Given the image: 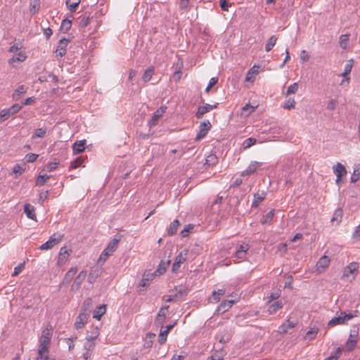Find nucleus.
Returning <instances> with one entry per match:
<instances>
[{"instance_id":"e2e57ef3","label":"nucleus","mask_w":360,"mask_h":360,"mask_svg":"<svg viewBox=\"0 0 360 360\" xmlns=\"http://www.w3.org/2000/svg\"><path fill=\"white\" fill-rule=\"evenodd\" d=\"M219 4L221 8L225 11H227L229 10V8L231 6V4L229 3L227 0H219Z\"/></svg>"},{"instance_id":"39448f33","label":"nucleus","mask_w":360,"mask_h":360,"mask_svg":"<svg viewBox=\"0 0 360 360\" xmlns=\"http://www.w3.org/2000/svg\"><path fill=\"white\" fill-rule=\"evenodd\" d=\"M210 128L211 124L208 120L201 122L199 126L200 130L196 136L195 139L200 140L201 139L204 138L209 131V130L210 129Z\"/></svg>"},{"instance_id":"ea45409f","label":"nucleus","mask_w":360,"mask_h":360,"mask_svg":"<svg viewBox=\"0 0 360 360\" xmlns=\"http://www.w3.org/2000/svg\"><path fill=\"white\" fill-rule=\"evenodd\" d=\"M46 134V128H38L35 129L32 138H43L45 136Z\"/></svg>"},{"instance_id":"f257e3e1","label":"nucleus","mask_w":360,"mask_h":360,"mask_svg":"<svg viewBox=\"0 0 360 360\" xmlns=\"http://www.w3.org/2000/svg\"><path fill=\"white\" fill-rule=\"evenodd\" d=\"M51 337L52 333L49 329L46 328L43 330L39 339V348L37 360H49L48 353Z\"/></svg>"},{"instance_id":"37998d69","label":"nucleus","mask_w":360,"mask_h":360,"mask_svg":"<svg viewBox=\"0 0 360 360\" xmlns=\"http://www.w3.org/2000/svg\"><path fill=\"white\" fill-rule=\"evenodd\" d=\"M79 3H80V0H78L75 2H71L70 0H67L65 2L67 7L70 10V12H75Z\"/></svg>"},{"instance_id":"4be33fe9","label":"nucleus","mask_w":360,"mask_h":360,"mask_svg":"<svg viewBox=\"0 0 360 360\" xmlns=\"http://www.w3.org/2000/svg\"><path fill=\"white\" fill-rule=\"evenodd\" d=\"M106 311V305L105 304H101L96 307L95 311H94L93 318L96 319V320H100L101 316L105 313Z\"/></svg>"},{"instance_id":"9b49d317","label":"nucleus","mask_w":360,"mask_h":360,"mask_svg":"<svg viewBox=\"0 0 360 360\" xmlns=\"http://www.w3.org/2000/svg\"><path fill=\"white\" fill-rule=\"evenodd\" d=\"M217 107V104H215V105H210V104H206L205 105H200L198 107V110L195 113V117L198 118V119H200L202 117V116L210 112V110L216 108Z\"/></svg>"},{"instance_id":"8fccbe9b","label":"nucleus","mask_w":360,"mask_h":360,"mask_svg":"<svg viewBox=\"0 0 360 360\" xmlns=\"http://www.w3.org/2000/svg\"><path fill=\"white\" fill-rule=\"evenodd\" d=\"M295 101L294 100V98H289L288 99H287L284 104H283V108L286 109V110H290V109H292L295 108Z\"/></svg>"},{"instance_id":"dca6fc26","label":"nucleus","mask_w":360,"mask_h":360,"mask_svg":"<svg viewBox=\"0 0 360 360\" xmlns=\"http://www.w3.org/2000/svg\"><path fill=\"white\" fill-rule=\"evenodd\" d=\"M266 193L262 191L261 193L257 192L254 194L253 200L252 202V207H257L259 204L265 199Z\"/></svg>"},{"instance_id":"b1692460","label":"nucleus","mask_w":360,"mask_h":360,"mask_svg":"<svg viewBox=\"0 0 360 360\" xmlns=\"http://www.w3.org/2000/svg\"><path fill=\"white\" fill-rule=\"evenodd\" d=\"M24 212L29 219H35L36 214L34 213V206L28 203L25 204L24 206Z\"/></svg>"},{"instance_id":"f8f14e48","label":"nucleus","mask_w":360,"mask_h":360,"mask_svg":"<svg viewBox=\"0 0 360 360\" xmlns=\"http://www.w3.org/2000/svg\"><path fill=\"white\" fill-rule=\"evenodd\" d=\"M69 40L65 38H63L60 40L58 48L56 51V56L57 58L63 57L66 53V46Z\"/></svg>"},{"instance_id":"2f4dec72","label":"nucleus","mask_w":360,"mask_h":360,"mask_svg":"<svg viewBox=\"0 0 360 360\" xmlns=\"http://www.w3.org/2000/svg\"><path fill=\"white\" fill-rule=\"evenodd\" d=\"M357 269V264L356 263H351L349 265H348L344 271V277H347L348 280L349 279V274H353L354 271Z\"/></svg>"},{"instance_id":"2eb2a0df","label":"nucleus","mask_w":360,"mask_h":360,"mask_svg":"<svg viewBox=\"0 0 360 360\" xmlns=\"http://www.w3.org/2000/svg\"><path fill=\"white\" fill-rule=\"evenodd\" d=\"M330 259L327 256L321 257L316 263V269L319 272H322L329 265Z\"/></svg>"},{"instance_id":"58836bf2","label":"nucleus","mask_w":360,"mask_h":360,"mask_svg":"<svg viewBox=\"0 0 360 360\" xmlns=\"http://www.w3.org/2000/svg\"><path fill=\"white\" fill-rule=\"evenodd\" d=\"M13 114L8 108L4 109L0 112V122L8 120Z\"/></svg>"},{"instance_id":"a211bd4d","label":"nucleus","mask_w":360,"mask_h":360,"mask_svg":"<svg viewBox=\"0 0 360 360\" xmlns=\"http://www.w3.org/2000/svg\"><path fill=\"white\" fill-rule=\"evenodd\" d=\"M86 141L85 139L76 141L72 146V150L75 154L80 153L85 150Z\"/></svg>"},{"instance_id":"a878e982","label":"nucleus","mask_w":360,"mask_h":360,"mask_svg":"<svg viewBox=\"0 0 360 360\" xmlns=\"http://www.w3.org/2000/svg\"><path fill=\"white\" fill-rule=\"evenodd\" d=\"M352 69H345V72L338 75V77H342L341 82H340V85L341 86H347L349 82V77L347 75L351 72Z\"/></svg>"},{"instance_id":"f704fd0d","label":"nucleus","mask_w":360,"mask_h":360,"mask_svg":"<svg viewBox=\"0 0 360 360\" xmlns=\"http://www.w3.org/2000/svg\"><path fill=\"white\" fill-rule=\"evenodd\" d=\"M169 263V260L167 262L161 261L158 265L157 270L155 271V272H154V274L158 273L159 275L163 274L166 271V269Z\"/></svg>"},{"instance_id":"79ce46f5","label":"nucleus","mask_w":360,"mask_h":360,"mask_svg":"<svg viewBox=\"0 0 360 360\" xmlns=\"http://www.w3.org/2000/svg\"><path fill=\"white\" fill-rule=\"evenodd\" d=\"M87 275V271L86 270L82 271L75 278L74 282L81 285L82 282L85 280Z\"/></svg>"},{"instance_id":"0e129e2a","label":"nucleus","mask_w":360,"mask_h":360,"mask_svg":"<svg viewBox=\"0 0 360 360\" xmlns=\"http://www.w3.org/2000/svg\"><path fill=\"white\" fill-rule=\"evenodd\" d=\"M38 157V155L34 153H28L25 155V160L27 162H34Z\"/></svg>"},{"instance_id":"09e8293b","label":"nucleus","mask_w":360,"mask_h":360,"mask_svg":"<svg viewBox=\"0 0 360 360\" xmlns=\"http://www.w3.org/2000/svg\"><path fill=\"white\" fill-rule=\"evenodd\" d=\"M217 162V157L214 154H210L205 159V165L209 166L214 165Z\"/></svg>"},{"instance_id":"473e14b6","label":"nucleus","mask_w":360,"mask_h":360,"mask_svg":"<svg viewBox=\"0 0 360 360\" xmlns=\"http://www.w3.org/2000/svg\"><path fill=\"white\" fill-rule=\"evenodd\" d=\"M219 341L221 343H226L229 341L231 334L226 330L220 331L219 333Z\"/></svg>"},{"instance_id":"393cba45","label":"nucleus","mask_w":360,"mask_h":360,"mask_svg":"<svg viewBox=\"0 0 360 360\" xmlns=\"http://www.w3.org/2000/svg\"><path fill=\"white\" fill-rule=\"evenodd\" d=\"M77 272V267L70 268L69 269V271L65 275V277L63 278V283H69L72 280V278H74V276Z\"/></svg>"},{"instance_id":"c85d7f7f","label":"nucleus","mask_w":360,"mask_h":360,"mask_svg":"<svg viewBox=\"0 0 360 360\" xmlns=\"http://www.w3.org/2000/svg\"><path fill=\"white\" fill-rule=\"evenodd\" d=\"M174 290L176 292L174 297H177L178 299L186 296L188 292V288L182 286L176 287Z\"/></svg>"},{"instance_id":"6e6d98bb","label":"nucleus","mask_w":360,"mask_h":360,"mask_svg":"<svg viewBox=\"0 0 360 360\" xmlns=\"http://www.w3.org/2000/svg\"><path fill=\"white\" fill-rule=\"evenodd\" d=\"M318 330H319V328H316V327H314V328H311L307 333V336L309 338V340H313L317 333H318Z\"/></svg>"},{"instance_id":"e433bc0d","label":"nucleus","mask_w":360,"mask_h":360,"mask_svg":"<svg viewBox=\"0 0 360 360\" xmlns=\"http://www.w3.org/2000/svg\"><path fill=\"white\" fill-rule=\"evenodd\" d=\"M274 216V210H270L266 215H264L261 219V223L262 224H271L273 217Z\"/></svg>"},{"instance_id":"de8ad7c7","label":"nucleus","mask_w":360,"mask_h":360,"mask_svg":"<svg viewBox=\"0 0 360 360\" xmlns=\"http://www.w3.org/2000/svg\"><path fill=\"white\" fill-rule=\"evenodd\" d=\"M63 237V236L61 234L55 233L49 238V240H51V243L55 246L62 240Z\"/></svg>"},{"instance_id":"680f3d73","label":"nucleus","mask_w":360,"mask_h":360,"mask_svg":"<svg viewBox=\"0 0 360 360\" xmlns=\"http://www.w3.org/2000/svg\"><path fill=\"white\" fill-rule=\"evenodd\" d=\"M165 319V316L158 314L155 318V323L158 326H161V328H163L162 324L164 323Z\"/></svg>"},{"instance_id":"0eeeda50","label":"nucleus","mask_w":360,"mask_h":360,"mask_svg":"<svg viewBox=\"0 0 360 360\" xmlns=\"http://www.w3.org/2000/svg\"><path fill=\"white\" fill-rule=\"evenodd\" d=\"M333 172L337 176V184H339L340 182L342 176L347 174V170L345 166L340 162H338L335 165L333 166Z\"/></svg>"},{"instance_id":"a18cd8bd","label":"nucleus","mask_w":360,"mask_h":360,"mask_svg":"<svg viewBox=\"0 0 360 360\" xmlns=\"http://www.w3.org/2000/svg\"><path fill=\"white\" fill-rule=\"evenodd\" d=\"M49 178L50 176L47 174L39 175L36 180V186H43Z\"/></svg>"},{"instance_id":"338daca9","label":"nucleus","mask_w":360,"mask_h":360,"mask_svg":"<svg viewBox=\"0 0 360 360\" xmlns=\"http://www.w3.org/2000/svg\"><path fill=\"white\" fill-rule=\"evenodd\" d=\"M24 266H25V264L22 263V264H20L18 266L15 267L14 271L12 274V276H18L23 270Z\"/></svg>"},{"instance_id":"4c0bfd02","label":"nucleus","mask_w":360,"mask_h":360,"mask_svg":"<svg viewBox=\"0 0 360 360\" xmlns=\"http://www.w3.org/2000/svg\"><path fill=\"white\" fill-rule=\"evenodd\" d=\"M277 41V38L276 36H271L267 41V43L265 46V50L266 52L270 51L273 47L275 46Z\"/></svg>"},{"instance_id":"864d4df0","label":"nucleus","mask_w":360,"mask_h":360,"mask_svg":"<svg viewBox=\"0 0 360 360\" xmlns=\"http://www.w3.org/2000/svg\"><path fill=\"white\" fill-rule=\"evenodd\" d=\"M111 255L109 252L104 250L103 252L101 254L98 259V264L103 263L106 261V259L109 257V256Z\"/></svg>"},{"instance_id":"bb28decb","label":"nucleus","mask_w":360,"mask_h":360,"mask_svg":"<svg viewBox=\"0 0 360 360\" xmlns=\"http://www.w3.org/2000/svg\"><path fill=\"white\" fill-rule=\"evenodd\" d=\"M343 215V210L342 208H338L334 212L333 216L331 218V222L334 223L335 222L336 224H339L340 221H342Z\"/></svg>"},{"instance_id":"412c9836","label":"nucleus","mask_w":360,"mask_h":360,"mask_svg":"<svg viewBox=\"0 0 360 360\" xmlns=\"http://www.w3.org/2000/svg\"><path fill=\"white\" fill-rule=\"evenodd\" d=\"M259 73V71L258 69H250L246 75L245 81L250 84H252L255 82L256 77Z\"/></svg>"},{"instance_id":"3c124183","label":"nucleus","mask_w":360,"mask_h":360,"mask_svg":"<svg viewBox=\"0 0 360 360\" xmlns=\"http://www.w3.org/2000/svg\"><path fill=\"white\" fill-rule=\"evenodd\" d=\"M349 41V35L348 34H342L340 37V46L342 49H346Z\"/></svg>"},{"instance_id":"13d9d810","label":"nucleus","mask_w":360,"mask_h":360,"mask_svg":"<svg viewBox=\"0 0 360 360\" xmlns=\"http://www.w3.org/2000/svg\"><path fill=\"white\" fill-rule=\"evenodd\" d=\"M257 142L256 139L255 138H248L245 140L243 143L244 148H250V146H253Z\"/></svg>"},{"instance_id":"603ef678","label":"nucleus","mask_w":360,"mask_h":360,"mask_svg":"<svg viewBox=\"0 0 360 360\" xmlns=\"http://www.w3.org/2000/svg\"><path fill=\"white\" fill-rule=\"evenodd\" d=\"M153 70L154 69H146V71H145V72H144V74L143 75V77H142L143 80L145 82H148L151 79V77H152V76H153V75L154 73L153 72Z\"/></svg>"},{"instance_id":"4468645a","label":"nucleus","mask_w":360,"mask_h":360,"mask_svg":"<svg viewBox=\"0 0 360 360\" xmlns=\"http://www.w3.org/2000/svg\"><path fill=\"white\" fill-rule=\"evenodd\" d=\"M69 255L70 253L66 250V248L65 247L61 248L58 255V259L57 262L58 265L63 266L65 264L68 259Z\"/></svg>"},{"instance_id":"7c9ffc66","label":"nucleus","mask_w":360,"mask_h":360,"mask_svg":"<svg viewBox=\"0 0 360 360\" xmlns=\"http://www.w3.org/2000/svg\"><path fill=\"white\" fill-rule=\"evenodd\" d=\"M153 274H144L143 277L140 282V285L142 287H146L150 284V282L153 280L154 277Z\"/></svg>"},{"instance_id":"7ed1b4c3","label":"nucleus","mask_w":360,"mask_h":360,"mask_svg":"<svg viewBox=\"0 0 360 360\" xmlns=\"http://www.w3.org/2000/svg\"><path fill=\"white\" fill-rule=\"evenodd\" d=\"M359 335V328L356 326H352L350 330L349 337L346 342V348L348 351H352L356 347Z\"/></svg>"},{"instance_id":"49530a36","label":"nucleus","mask_w":360,"mask_h":360,"mask_svg":"<svg viewBox=\"0 0 360 360\" xmlns=\"http://www.w3.org/2000/svg\"><path fill=\"white\" fill-rule=\"evenodd\" d=\"M83 159L81 157L76 158L75 160L71 162L70 169H75L79 167L82 166Z\"/></svg>"},{"instance_id":"69168bd1","label":"nucleus","mask_w":360,"mask_h":360,"mask_svg":"<svg viewBox=\"0 0 360 360\" xmlns=\"http://www.w3.org/2000/svg\"><path fill=\"white\" fill-rule=\"evenodd\" d=\"M281 294L278 292H274L270 294V295L268 297V301L267 303L269 304L271 302L277 300L280 297Z\"/></svg>"},{"instance_id":"6e6552de","label":"nucleus","mask_w":360,"mask_h":360,"mask_svg":"<svg viewBox=\"0 0 360 360\" xmlns=\"http://www.w3.org/2000/svg\"><path fill=\"white\" fill-rule=\"evenodd\" d=\"M98 330L96 329L94 332V335H89L86 338V340L84 345V348L85 350L91 352L93 351V349L95 347L94 340L98 337Z\"/></svg>"},{"instance_id":"4d7b16f0","label":"nucleus","mask_w":360,"mask_h":360,"mask_svg":"<svg viewBox=\"0 0 360 360\" xmlns=\"http://www.w3.org/2000/svg\"><path fill=\"white\" fill-rule=\"evenodd\" d=\"M360 176V167L354 169L353 174L351 176V182L355 183L357 181Z\"/></svg>"},{"instance_id":"5701e85b","label":"nucleus","mask_w":360,"mask_h":360,"mask_svg":"<svg viewBox=\"0 0 360 360\" xmlns=\"http://www.w3.org/2000/svg\"><path fill=\"white\" fill-rule=\"evenodd\" d=\"M283 304L281 300L276 301V302L269 304L267 311L270 314H274L278 311V310L281 309L283 307Z\"/></svg>"},{"instance_id":"aec40b11","label":"nucleus","mask_w":360,"mask_h":360,"mask_svg":"<svg viewBox=\"0 0 360 360\" xmlns=\"http://www.w3.org/2000/svg\"><path fill=\"white\" fill-rule=\"evenodd\" d=\"M101 274V269H98V267H96V268H92L90 271V273L89 274V276H88V282L89 283H94L97 278L100 276Z\"/></svg>"},{"instance_id":"c9c22d12","label":"nucleus","mask_w":360,"mask_h":360,"mask_svg":"<svg viewBox=\"0 0 360 360\" xmlns=\"http://www.w3.org/2000/svg\"><path fill=\"white\" fill-rule=\"evenodd\" d=\"M27 56L24 52H18L12 58L9 60V63H12L15 61L22 62L26 59Z\"/></svg>"},{"instance_id":"5fc2aeb1","label":"nucleus","mask_w":360,"mask_h":360,"mask_svg":"<svg viewBox=\"0 0 360 360\" xmlns=\"http://www.w3.org/2000/svg\"><path fill=\"white\" fill-rule=\"evenodd\" d=\"M297 90H298V84H297V83L295 82L288 87L285 94L289 95L291 94H295L297 91Z\"/></svg>"},{"instance_id":"ddd939ff","label":"nucleus","mask_w":360,"mask_h":360,"mask_svg":"<svg viewBox=\"0 0 360 360\" xmlns=\"http://www.w3.org/2000/svg\"><path fill=\"white\" fill-rule=\"evenodd\" d=\"M249 250L248 244L240 245L239 248L235 253V257L239 259H245L246 258L247 252Z\"/></svg>"},{"instance_id":"423d86ee","label":"nucleus","mask_w":360,"mask_h":360,"mask_svg":"<svg viewBox=\"0 0 360 360\" xmlns=\"http://www.w3.org/2000/svg\"><path fill=\"white\" fill-rule=\"evenodd\" d=\"M262 164L263 163L261 162H257V161L252 162L248 165L247 169L241 173V176H245L251 175V174L255 173L260 168V167L262 165Z\"/></svg>"},{"instance_id":"9d476101","label":"nucleus","mask_w":360,"mask_h":360,"mask_svg":"<svg viewBox=\"0 0 360 360\" xmlns=\"http://www.w3.org/2000/svg\"><path fill=\"white\" fill-rule=\"evenodd\" d=\"M186 255L187 251H185V252L183 254L182 252H181L175 258L174 262L172 265V271L176 272L179 270V269L181 266V264H183L186 260Z\"/></svg>"},{"instance_id":"a19ab883","label":"nucleus","mask_w":360,"mask_h":360,"mask_svg":"<svg viewBox=\"0 0 360 360\" xmlns=\"http://www.w3.org/2000/svg\"><path fill=\"white\" fill-rule=\"evenodd\" d=\"M155 335L152 333H148L146 335V339H145V344L144 347L146 348H150L152 347L153 343V339L155 338Z\"/></svg>"},{"instance_id":"bf43d9fd","label":"nucleus","mask_w":360,"mask_h":360,"mask_svg":"<svg viewBox=\"0 0 360 360\" xmlns=\"http://www.w3.org/2000/svg\"><path fill=\"white\" fill-rule=\"evenodd\" d=\"M24 171V167L19 164L15 165L13 169V172L17 175H21Z\"/></svg>"},{"instance_id":"f03ea898","label":"nucleus","mask_w":360,"mask_h":360,"mask_svg":"<svg viewBox=\"0 0 360 360\" xmlns=\"http://www.w3.org/2000/svg\"><path fill=\"white\" fill-rule=\"evenodd\" d=\"M358 313L359 311L356 310L349 314H347L345 311H339L337 313V316L329 321L328 325L329 326L333 327L337 325L345 324L346 322L351 320L354 317L357 316Z\"/></svg>"},{"instance_id":"c03bdc74","label":"nucleus","mask_w":360,"mask_h":360,"mask_svg":"<svg viewBox=\"0 0 360 360\" xmlns=\"http://www.w3.org/2000/svg\"><path fill=\"white\" fill-rule=\"evenodd\" d=\"M72 26V22L70 20L65 19L62 21L61 25H60V30L64 32H67Z\"/></svg>"},{"instance_id":"cd10ccee","label":"nucleus","mask_w":360,"mask_h":360,"mask_svg":"<svg viewBox=\"0 0 360 360\" xmlns=\"http://www.w3.org/2000/svg\"><path fill=\"white\" fill-rule=\"evenodd\" d=\"M27 92V88L24 85L19 86L15 90L13 95L14 100H18L20 96Z\"/></svg>"},{"instance_id":"052dcab7","label":"nucleus","mask_w":360,"mask_h":360,"mask_svg":"<svg viewBox=\"0 0 360 360\" xmlns=\"http://www.w3.org/2000/svg\"><path fill=\"white\" fill-rule=\"evenodd\" d=\"M182 74H183V73H182V72H181V69H179V70H177L176 71H175V72H174V74H173V75H172V79L174 82H178V81H179V80H180V79L181 78V77H182Z\"/></svg>"},{"instance_id":"f3484780","label":"nucleus","mask_w":360,"mask_h":360,"mask_svg":"<svg viewBox=\"0 0 360 360\" xmlns=\"http://www.w3.org/2000/svg\"><path fill=\"white\" fill-rule=\"evenodd\" d=\"M120 238V236L115 237L111 241L109 242L105 250L111 254L114 252L117 248Z\"/></svg>"},{"instance_id":"6ab92c4d","label":"nucleus","mask_w":360,"mask_h":360,"mask_svg":"<svg viewBox=\"0 0 360 360\" xmlns=\"http://www.w3.org/2000/svg\"><path fill=\"white\" fill-rule=\"evenodd\" d=\"M233 300L222 301V302L219 304V306L217 308V311L221 314L226 312L229 309H230L233 306Z\"/></svg>"},{"instance_id":"72a5a7b5","label":"nucleus","mask_w":360,"mask_h":360,"mask_svg":"<svg viewBox=\"0 0 360 360\" xmlns=\"http://www.w3.org/2000/svg\"><path fill=\"white\" fill-rule=\"evenodd\" d=\"M295 326V323L290 321L289 319L287 320L286 323H283L280 327L279 330L281 333H286L288 330Z\"/></svg>"},{"instance_id":"774afa93","label":"nucleus","mask_w":360,"mask_h":360,"mask_svg":"<svg viewBox=\"0 0 360 360\" xmlns=\"http://www.w3.org/2000/svg\"><path fill=\"white\" fill-rule=\"evenodd\" d=\"M341 352H342L341 349L339 347L336 349L335 355H334V356L332 355V356L326 358L325 360H338L340 355L341 354Z\"/></svg>"},{"instance_id":"c756f323","label":"nucleus","mask_w":360,"mask_h":360,"mask_svg":"<svg viewBox=\"0 0 360 360\" xmlns=\"http://www.w3.org/2000/svg\"><path fill=\"white\" fill-rule=\"evenodd\" d=\"M40 8L39 0H31L30 4V12L32 15H34Z\"/></svg>"},{"instance_id":"20e7f679","label":"nucleus","mask_w":360,"mask_h":360,"mask_svg":"<svg viewBox=\"0 0 360 360\" xmlns=\"http://www.w3.org/2000/svg\"><path fill=\"white\" fill-rule=\"evenodd\" d=\"M167 109L166 106H160L153 114L152 118L148 122L149 127H153L157 124L160 117L162 116Z\"/></svg>"},{"instance_id":"1a4fd4ad","label":"nucleus","mask_w":360,"mask_h":360,"mask_svg":"<svg viewBox=\"0 0 360 360\" xmlns=\"http://www.w3.org/2000/svg\"><path fill=\"white\" fill-rule=\"evenodd\" d=\"M89 313L86 311V309H84L83 312H81L77 318V320L75 323V326L77 329H80L83 328L85 323L86 322L89 318Z\"/></svg>"}]
</instances>
